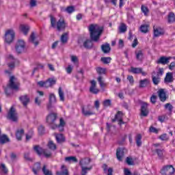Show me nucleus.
<instances>
[{
	"mask_svg": "<svg viewBox=\"0 0 175 175\" xmlns=\"http://www.w3.org/2000/svg\"><path fill=\"white\" fill-rule=\"evenodd\" d=\"M89 31L90 33V38L93 42H98L102 32H103V27L98 25L92 24L89 26Z\"/></svg>",
	"mask_w": 175,
	"mask_h": 175,
	"instance_id": "1",
	"label": "nucleus"
},
{
	"mask_svg": "<svg viewBox=\"0 0 175 175\" xmlns=\"http://www.w3.org/2000/svg\"><path fill=\"white\" fill-rule=\"evenodd\" d=\"M51 25L52 28H57V31H64L66 28V23L62 18H60L57 22L55 18L51 16Z\"/></svg>",
	"mask_w": 175,
	"mask_h": 175,
	"instance_id": "2",
	"label": "nucleus"
},
{
	"mask_svg": "<svg viewBox=\"0 0 175 175\" xmlns=\"http://www.w3.org/2000/svg\"><path fill=\"white\" fill-rule=\"evenodd\" d=\"M15 36L16 33L14 32V30L12 29L6 30L4 36V40L5 43H8V44L13 43Z\"/></svg>",
	"mask_w": 175,
	"mask_h": 175,
	"instance_id": "3",
	"label": "nucleus"
},
{
	"mask_svg": "<svg viewBox=\"0 0 175 175\" xmlns=\"http://www.w3.org/2000/svg\"><path fill=\"white\" fill-rule=\"evenodd\" d=\"M91 162V159L90 158H85L81 159L79 161V165L82 167V175L87 174V170H91L92 169V167H88V165H90V163Z\"/></svg>",
	"mask_w": 175,
	"mask_h": 175,
	"instance_id": "4",
	"label": "nucleus"
},
{
	"mask_svg": "<svg viewBox=\"0 0 175 175\" xmlns=\"http://www.w3.org/2000/svg\"><path fill=\"white\" fill-rule=\"evenodd\" d=\"M163 75V68H159L158 72L152 73V80L154 85H158L161 81V77Z\"/></svg>",
	"mask_w": 175,
	"mask_h": 175,
	"instance_id": "5",
	"label": "nucleus"
},
{
	"mask_svg": "<svg viewBox=\"0 0 175 175\" xmlns=\"http://www.w3.org/2000/svg\"><path fill=\"white\" fill-rule=\"evenodd\" d=\"M33 150L37 152L38 155H43L45 158H50L51 157V152L47 149H43L38 145L33 146Z\"/></svg>",
	"mask_w": 175,
	"mask_h": 175,
	"instance_id": "6",
	"label": "nucleus"
},
{
	"mask_svg": "<svg viewBox=\"0 0 175 175\" xmlns=\"http://www.w3.org/2000/svg\"><path fill=\"white\" fill-rule=\"evenodd\" d=\"M7 118L13 122H17V121H18V114L16 111L14 107H12L10 108L7 115Z\"/></svg>",
	"mask_w": 175,
	"mask_h": 175,
	"instance_id": "7",
	"label": "nucleus"
},
{
	"mask_svg": "<svg viewBox=\"0 0 175 175\" xmlns=\"http://www.w3.org/2000/svg\"><path fill=\"white\" fill-rule=\"evenodd\" d=\"M8 87L11 90H14L15 91L18 90V87H20V83L17 78L14 77V76H11L10 77V83L8 84Z\"/></svg>",
	"mask_w": 175,
	"mask_h": 175,
	"instance_id": "8",
	"label": "nucleus"
},
{
	"mask_svg": "<svg viewBox=\"0 0 175 175\" xmlns=\"http://www.w3.org/2000/svg\"><path fill=\"white\" fill-rule=\"evenodd\" d=\"M57 83V80L54 78H49L47 81H39L38 82V85L40 87H44V88H49V87H53V85H55Z\"/></svg>",
	"mask_w": 175,
	"mask_h": 175,
	"instance_id": "9",
	"label": "nucleus"
},
{
	"mask_svg": "<svg viewBox=\"0 0 175 175\" xmlns=\"http://www.w3.org/2000/svg\"><path fill=\"white\" fill-rule=\"evenodd\" d=\"M15 50L18 54L25 51V42L23 40H18L15 45Z\"/></svg>",
	"mask_w": 175,
	"mask_h": 175,
	"instance_id": "10",
	"label": "nucleus"
},
{
	"mask_svg": "<svg viewBox=\"0 0 175 175\" xmlns=\"http://www.w3.org/2000/svg\"><path fill=\"white\" fill-rule=\"evenodd\" d=\"M174 167L173 165H167L165 167H163V168L161 170V174L163 175H173L174 174Z\"/></svg>",
	"mask_w": 175,
	"mask_h": 175,
	"instance_id": "11",
	"label": "nucleus"
},
{
	"mask_svg": "<svg viewBox=\"0 0 175 175\" xmlns=\"http://www.w3.org/2000/svg\"><path fill=\"white\" fill-rule=\"evenodd\" d=\"M141 116L142 117L148 116V104L147 103H142L141 104Z\"/></svg>",
	"mask_w": 175,
	"mask_h": 175,
	"instance_id": "12",
	"label": "nucleus"
},
{
	"mask_svg": "<svg viewBox=\"0 0 175 175\" xmlns=\"http://www.w3.org/2000/svg\"><path fill=\"white\" fill-rule=\"evenodd\" d=\"M57 120V113H50L46 116V122L49 124V125H53L54 122H55Z\"/></svg>",
	"mask_w": 175,
	"mask_h": 175,
	"instance_id": "13",
	"label": "nucleus"
},
{
	"mask_svg": "<svg viewBox=\"0 0 175 175\" xmlns=\"http://www.w3.org/2000/svg\"><path fill=\"white\" fill-rule=\"evenodd\" d=\"M122 111H118V113L115 116V118L112 120V122H116V121H118L119 125H122L124 124V122L122 121Z\"/></svg>",
	"mask_w": 175,
	"mask_h": 175,
	"instance_id": "14",
	"label": "nucleus"
},
{
	"mask_svg": "<svg viewBox=\"0 0 175 175\" xmlns=\"http://www.w3.org/2000/svg\"><path fill=\"white\" fill-rule=\"evenodd\" d=\"M29 43H31L36 47L39 44V40H38V38H36V34H35L34 32L31 33L30 35V37L29 38Z\"/></svg>",
	"mask_w": 175,
	"mask_h": 175,
	"instance_id": "15",
	"label": "nucleus"
},
{
	"mask_svg": "<svg viewBox=\"0 0 175 175\" xmlns=\"http://www.w3.org/2000/svg\"><path fill=\"white\" fill-rule=\"evenodd\" d=\"M154 29V36L155 38H158V36H161L165 33V31L161 27H153Z\"/></svg>",
	"mask_w": 175,
	"mask_h": 175,
	"instance_id": "16",
	"label": "nucleus"
},
{
	"mask_svg": "<svg viewBox=\"0 0 175 175\" xmlns=\"http://www.w3.org/2000/svg\"><path fill=\"white\" fill-rule=\"evenodd\" d=\"M64 126H65V121H64L63 119L61 118L59 124V125L55 124L53 126H51V129H57V128H58L59 131L60 132H62V131H64Z\"/></svg>",
	"mask_w": 175,
	"mask_h": 175,
	"instance_id": "17",
	"label": "nucleus"
},
{
	"mask_svg": "<svg viewBox=\"0 0 175 175\" xmlns=\"http://www.w3.org/2000/svg\"><path fill=\"white\" fill-rule=\"evenodd\" d=\"M172 57H161L159 58V59L157 61V64H161L162 65H166L167 64H169V61L172 59Z\"/></svg>",
	"mask_w": 175,
	"mask_h": 175,
	"instance_id": "18",
	"label": "nucleus"
},
{
	"mask_svg": "<svg viewBox=\"0 0 175 175\" xmlns=\"http://www.w3.org/2000/svg\"><path fill=\"white\" fill-rule=\"evenodd\" d=\"M90 92H92V94H98V92H99V90L96 88V81H91V87L90 88Z\"/></svg>",
	"mask_w": 175,
	"mask_h": 175,
	"instance_id": "19",
	"label": "nucleus"
},
{
	"mask_svg": "<svg viewBox=\"0 0 175 175\" xmlns=\"http://www.w3.org/2000/svg\"><path fill=\"white\" fill-rule=\"evenodd\" d=\"M82 114L85 117H88L90 116H94L95 113L89 109L88 107H82Z\"/></svg>",
	"mask_w": 175,
	"mask_h": 175,
	"instance_id": "20",
	"label": "nucleus"
},
{
	"mask_svg": "<svg viewBox=\"0 0 175 175\" xmlns=\"http://www.w3.org/2000/svg\"><path fill=\"white\" fill-rule=\"evenodd\" d=\"M124 157V149L119 148L116 150V157L118 161H122Z\"/></svg>",
	"mask_w": 175,
	"mask_h": 175,
	"instance_id": "21",
	"label": "nucleus"
},
{
	"mask_svg": "<svg viewBox=\"0 0 175 175\" xmlns=\"http://www.w3.org/2000/svg\"><path fill=\"white\" fill-rule=\"evenodd\" d=\"M159 98L161 102L166 100V93L163 89H161L158 91Z\"/></svg>",
	"mask_w": 175,
	"mask_h": 175,
	"instance_id": "22",
	"label": "nucleus"
},
{
	"mask_svg": "<svg viewBox=\"0 0 175 175\" xmlns=\"http://www.w3.org/2000/svg\"><path fill=\"white\" fill-rule=\"evenodd\" d=\"M135 57L137 61H143L144 59V53H143V51L142 50L136 51Z\"/></svg>",
	"mask_w": 175,
	"mask_h": 175,
	"instance_id": "23",
	"label": "nucleus"
},
{
	"mask_svg": "<svg viewBox=\"0 0 175 175\" xmlns=\"http://www.w3.org/2000/svg\"><path fill=\"white\" fill-rule=\"evenodd\" d=\"M57 175H69V172L68 171V168L64 165H62L61 171L56 172Z\"/></svg>",
	"mask_w": 175,
	"mask_h": 175,
	"instance_id": "24",
	"label": "nucleus"
},
{
	"mask_svg": "<svg viewBox=\"0 0 175 175\" xmlns=\"http://www.w3.org/2000/svg\"><path fill=\"white\" fill-rule=\"evenodd\" d=\"M20 100L23 103V106H27L29 103V97L25 95L20 97Z\"/></svg>",
	"mask_w": 175,
	"mask_h": 175,
	"instance_id": "25",
	"label": "nucleus"
},
{
	"mask_svg": "<svg viewBox=\"0 0 175 175\" xmlns=\"http://www.w3.org/2000/svg\"><path fill=\"white\" fill-rule=\"evenodd\" d=\"M20 29L24 33V35H27L28 32H29V25H21Z\"/></svg>",
	"mask_w": 175,
	"mask_h": 175,
	"instance_id": "26",
	"label": "nucleus"
},
{
	"mask_svg": "<svg viewBox=\"0 0 175 175\" xmlns=\"http://www.w3.org/2000/svg\"><path fill=\"white\" fill-rule=\"evenodd\" d=\"M150 84V79H144L143 80L139 81V88H144L147 87Z\"/></svg>",
	"mask_w": 175,
	"mask_h": 175,
	"instance_id": "27",
	"label": "nucleus"
},
{
	"mask_svg": "<svg viewBox=\"0 0 175 175\" xmlns=\"http://www.w3.org/2000/svg\"><path fill=\"white\" fill-rule=\"evenodd\" d=\"M101 49L105 53V54H107V53H110V44H105L101 46Z\"/></svg>",
	"mask_w": 175,
	"mask_h": 175,
	"instance_id": "28",
	"label": "nucleus"
},
{
	"mask_svg": "<svg viewBox=\"0 0 175 175\" xmlns=\"http://www.w3.org/2000/svg\"><path fill=\"white\" fill-rule=\"evenodd\" d=\"M93 45L94 44L92 43V40H86L83 42V46L85 47V49H92Z\"/></svg>",
	"mask_w": 175,
	"mask_h": 175,
	"instance_id": "29",
	"label": "nucleus"
},
{
	"mask_svg": "<svg viewBox=\"0 0 175 175\" xmlns=\"http://www.w3.org/2000/svg\"><path fill=\"white\" fill-rule=\"evenodd\" d=\"M55 136L57 143H62L65 142V137L62 134H55Z\"/></svg>",
	"mask_w": 175,
	"mask_h": 175,
	"instance_id": "30",
	"label": "nucleus"
},
{
	"mask_svg": "<svg viewBox=\"0 0 175 175\" xmlns=\"http://www.w3.org/2000/svg\"><path fill=\"white\" fill-rule=\"evenodd\" d=\"M165 83H172L173 81V74L172 72H167L165 78Z\"/></svg>",
	"mask_w": 175,
	"mask_h": 175,
	"instance_id": "31",
	"label": "nucleus"
},
{
	"mask_svg": "<svg viewBox=\"0 0 175 175\" xmlns=\"http://www.w3.org/2000/svg\"><path fill=\"white\" fill-rule=\"evenodd\" d=\"M23 135H24V129H21L17 130L16 134L17 140H21V138L23 137Z\"/></svg>",
	"mask_w": 175,
	"mask_h": 175,
	"instance_id": "32",
	"label": "nucleus"
},
{
	"mask_svg": "<svg viewBox=\"0 0 175 175\" xmlns=\"http://www.w3.org/2000/svg\"><path fill=\"white\" fill-rule=\"evenodd\" d=\"M65 161L66 162H68V163H72L73 162H77V159L76 157L71 156L66 157Z\"/></svg>",
	"mask_w": 175,
	"mask_h": 175,
	"instance_id": "33",
	"label": "nucleus"
},
{
	"mask_svg": "<svg viewBox=\"0 0 175 175\" xmlns=\"http://www.w3.org/2000/svg\"><path fill=\"white\" fill-rule=\"evenodd\" d=\"M129 72H131V73H134L135 75H137L140 73V72H142V68L131 67V70H129Z\"/></svg>",
	"mask_w": 175,
	"mask_h": 175,
	"instance_id": "34",
	"label": "nucleus"
},
{
	"mask_svg": "<svg viewBox=\"0 0 175 175\" xmlns=\"http://www.w3.org/2000/svg\"><path fill=\"white\" fill-rule=\"evenodd\" d=\"M8 142H9V138L8 137V135H2L0 137V143L1 144H5V143H8Z\"/></svg>",
	"mask_w": 175,
	"mask_h": 175,
	"instance_id": "35",
	"label": "nucleus"
},
{
	"mask_svg": "<svg viewBox=\"0 0 175 175\" xmlns=\"http://www.w3.org/2000/svg\"><path fill=\"white\" fill-rule=\"evenodd\" d=\"M135 142L137 147H140L142 146V135L137 134L135 137Z\"/></svg>",
	"mask_w": 175,
	"mask_h": 175,
	"instance_id": "36",
	"label": "nucleus"
},
{
	"mask_svg": "<svg viewBox=\"0 0 175 175\" xmlns=\"http://www.w3.org/2000/svg\"><path fill=\"white\" fill-rule=\"evenodd\" d=\"M155 152H157L159 158H163V152H165V149L163 148H157L155 150Z\"/></svg>",
	"mask_w": 175,
	"mask_h": 175,
	"instance_id": "37",
	"label": "nucleus"
},
{
	"mask_svg": "<svg viewBox=\"0 0 175 175\" xmlns=\"http://www.w3.org/2000/svg\"><path fill=\"white\" fill-rule=\"evenodd\" d=\"M60 40L63 44L68 42V33H64L62 35Z\"/></svg>",
	"mask_w": 175,
	"mask_h": 175,
	"instance_id": "38",
	"label": "nucleus"
},
{
	"mask_svg": "<svg viewBox=\"0 0 175 175\" xmlns=\"http://www.w3.org/2000/svg\"><path fill=\"white\" fill-rule=\"evenodd\" d=\"M175 22V14L173 12H170L168 14V23Z\"/></svg>",
	"mask_w": 175,
	"mask_h": 175,
	"instance_id": "39",
	"label": "nucleus"
},
{
	"mask_svg": "<svg viewBox=\"0 0 175 175\" xmlns=\"http://www.w3.org/2000/svg\"><path fill=\"white\" fill-rule=\"evenodd\" d=\"M39 170H40V163H36L33 168L34 174H38V172H39Z\"/></svg>",
	"mask_w": 175,
	"mask_h": 175,
	"instance_id": "40",
	"label": "nucleus"
},
{
	"mask_svg": "<svg viewBox=\"0 0 175 175\" xmlns=\"http://www.w3.org/2000/svg\"><path fill=\"white\" fill-rule=\"evenodd\" d=\"M42 170L44 175H53V172H51V171L47 169V166H46V165H44L42 167Z\"/></svg>",
	"mask_w": 175,
	"mask_h": 175,
	"instance_id": "41",
	"label": "nucleus"
},
{
	"mask_svg": "<svg viewBox=\"0 0 175 175\" xmlns=\"http://www.w3.org/2000/svg\"><path fill=\"white\" fill-rule=\"evenodd\" d=\"M96 70L98 75H106V68L97 67Z\"/></svg>",
	"mask_w": 175,
	"mask_h": 175,
	"instance_id": "42",
	"label": "nucleus"
},
{
	"mask_svg": "<svg viewBox=\"0 0 175 175\" xmlns=\"http://www.w3.org/2000/svg\"><path fill=\"white\" fill-rule=\"evenodd\" d=\"M140 31L143 33H147V32H148V25H141Z\"/></svg>",
	"mask_w": 175,
	"mask_h": 175,
	"instance_id": "43",
	"label": "nucleus"
},
{
	"mask_svg": "<svg viewBox=\"0 0 175 175\" xmlns=\"http://www.w3.org/2000/svg\"><path fill=\"white\" fill-rule=\"evenodd\" d=\"M48 147L50 148V150H53V151L54 150H57V146L55 144H54V142H53V141H49L48 143Z\"/></svg>",
	"mask_w": 175,
	"mask_h": 175,
	"instance_id": "44",
	"label": "nucleus"
},
{
	"mask_svg": "<svg viewBox=\"0 0 175 175\" xmlns=\"http://www.w3.org/2000/svg\"><path fill=\"white\" fill-rule=\"evenodd\" d=\"M99 84H100V87H101V88H103V87H106V83H104L103 82V77H102V76H99L97 79Z\"/></svg>",
	"mask_w": 175,
	"mask_h": 175,
	"instance_id": "45",
	"label": "nucleus"
},
{
	"mask_svg": "<svg viewBox=\"0 0 175 175\" xmlns=\"http://www.w3.org/2000/svg\"><path fill=\"white\" fill-rule=\"evenodd\" d=\"M64 12H66L67 13H68V14H72V13H73V12H75V7H73V6L67 7L64 10Z\"/></svg>",
	"mask_w": 175,
	"mask_h": 175,
	"instance_id": "46",
	"label": "nucleus"
},
{
	"mask_svg": "<svg viewBox=\"0 0 175 175\" xmlns=\"http://www.w3.org/2000/svg\"><path fill=\"white\" fill-rule=\"evenodd\" d=\"M55 102H56L55 95L54 94H50L49 103L51 105V103H55Z\"/></svg>",
	"mask_w": 175,
	"mask_h": 175,
	"instance_id": "47",
	"label": "nucleus"
},
{
	"mask_svg": "<svg viewBox=\"0 0 175 175\" xmlns=\"http://www.w3.org/2000/svg\"><path fill=\"white\" fill-rule=\"evenodd\" d=\"M59 96L60 98V100H62V102H64L65 100V97L64 96V92H62V88H59Z\"/></svg>",
	"mask_w": 175,
	"mask_h": 175,
	"instance_id": "48",
	"label": "nucleus"
},
{
	"mask_svg": "<svg viewBox=\"0 0 175 175\" xmlns=\"http://www.w3.org/2000/svg\"><path fill=\"white\" fill-rule=\"evenodd\" d=\"M119 29L122 33H124V32H126V25L124 23H122L119 27Z\"/></svg>",
	"mask_w": 175,
	"mask_h": 175,
	"instance_id": "49",
	"label": "nucleus"
},
{
	"mask_svg": "<svg viewBox=\"0 0 175 175\" xmlns=\"http://www.w3.org/2000/svg\"><path fill=\"white\" fill-rule=\"evenodd\" d=\"M101 61L103 64H110L111 62V57H102Z\"/></svg>",
	"mask_w": 175,
	"mask_h": 175,
	"instance_id": "50",
	"label": "nucleus"
},
{
	"mask_svg": "<svg viewBox=\"0 0 175 175\" xmlns=\"http://www.w3.org/2000/svg\"><path fill=\"white\" fill-rule=\"evenodd\" d=\"M167 120H168V118L166 115L159 116V121H160V122H164V121H167Z\"/></svg>",
	"mask_w": 175,
	"mask_h": 175,
	"instance_id": "51",
	"label": "nucleus"
},
{
	"mask_svg": "<svg viewBox=\"0 0 175 175\" xmlns=\"http://www.w3.org/2000/svg\"><path fill=\"white\" fill-rule=\"evenodd\" d=\"M0 169L3 172V173H4L5 174L8 173V168L6 167V165H5L4 163L1 164Z\"/></svg>",
	"mask_w": 175,
	"mask_h": 175,
	"instance_id": "52",
	"label": "nucleus"
},
{
	"mask_svg": "<svg viewBox=\"0 0 175 175\" xmlns=\"http://www.w3.org/2000/svg\"><path fill=\"white\" fill-rule=\"evenodd\" d=\"M159 139L163 142H167V140H169V137H167V134H163L159 136Z\"/></svg>",
	"mask_w": 175,
	"mask_h": 175,
	"instance_id": "53",
	"label": "nucleus"
},
{
	"mask_svg": "<svg viewBox=\"0 0 175 175\" xmlns=\"http://www.w3.org/2000/svg\"><path fill=\"white\" fill-rule=\"evenodd\" d=\"M111 105V100L107 99L103 101V106L105 107H108V106H110Z\"/></svg>",
	"mask_w": 175,
	"mask_h": 175,
	"instance_id": "54",
	"label": "nucleus"
},
{
	"mask_svg": "<svg viewBox=\"0 0 175 175\" xmlns=\"http://www.w3.org/2000/svg\"><path fill=\"white\" fill-rule=\"evenodd\" d=\"M10 159L12 162H14V161H17V155L14 153H12L10 154Z\"/></svg>",
	"mask_w": 175,
	"mask_h": 175,
	"instance_id": "55",
	"label": "nucleus"
},
{
	"mask_svg": "<svg viewBox=\"0 0 175 175\" xmlns=\"http://www.w3.org/2000/svg\"><path fill=\"white\" fill-rule=\"evenodd\" d=\"M165 109H166L167 110H169V111H172V110H173V106L171 105L170 103H167L165 105Z\"/></svg>",
	"mask_w": 175,
	"mask_h": 175,
	"instance_id": "56",
	"label": "nucleus"
},
{
	"mask_svg": "<svg viewBox=\"0 0 175 175\" xmlns=\"http://www.w3.org/2000/svg\"><path fill=\"white\" fill-rule=\"evenodd\" d=\"M141 10L145 15L148 13V8L144 5H142Z\"/></svg>",
	"mask_w": 175,
	"mask_h": 175,
	"instance_id": "57",
	"label": "nucleus"
},
{
	"mask_svg": "<svg viewBox=\"0 0 175 175\" xmlns=\"http://www.w3.org/2000/svg\"><path fill=\"white\" fill-rule=\"evenodd\" d=\"M126 162L127 164H129L130 165H134L133 159H132V158L127 157L126 159Z\"/></svg>",
	"mask_w": 175,
	"mask_h": 175,
	"instance_id": "58",
	"label": "nucleus"
},
{
	"mask_svg": "<svg viewBox=\"0 0 175 175\" xmlns=\"http://www.w3.org/2000/svg\"><path fill=\"white\" fill-rule=\"evenodd\" d=\"M150 102L152 103V105H155V103H157V96L152 95L150 97Z\"/></svg>",
	"mask_w": 175,
	"mask_h": 175,
	"instance_id": "59",
	"label": "nucleus"
},
{
	"mask_svg": "<svg viewBox=\"0 0 175 175\" xmlns=\"http://www.w3.org/2000/svg\"><path fill=\"white\" fill-rule=\"evenodd\" d=\"M38 133L40 135H43L44 133V127L43 126H40L38 127Z\"/></svg>",
	"mask_w": 175,
	"mask_h": 175,
	"instance_id": "60",
	"label": "nucleus"
},
{
	"mask_svg": "<svg viewBox=\"0 0 175 175\" xmlns=\"http://www.w3.org/2000/svg\"><path fill=\"white\" fill-rule=\"evenodd\" d=\"M127 80H129L130 84H133L135 83V80H133V76L128 75Z\"/></svg>",
	"mask_w": 175,
	"mask_h": 175,
	"instance_id": "61",
	"label": "nucleus"
},
{
	"mask_svg": "<svg viewBox=\"0 0 175 175\" xmlns=\"http://www.w3.org/2000/svg\"><path fill=\"white\" fill-rule=\"evenodd\" d=\"M66 70L68 75H70V73H72V70H73V67L72 66H68L66 68Z\"/></svg>",
	"mask_w": 175,
	"mask_h": 175,
	"instance_id": "62",
	"label": "nucleus"
},
{
	"mask_svg": "<svg viewBox=\"0 0 175 175\" xmlns=\"http://www.w3.org/2000/svg\"><path fill=\"white\" fill-rule=\"evenodd\" d=\"M149 132H151L152 133H158V129L154 126H150Z\"/></svg>",
	"mask_w": 175,
	"mask_h": 175,
	"instance_id": "63",
	"label": "nucleus"
},
{
	"mask_svg": "<svg viewBox=\"0 0 175 175\" xmlns=\"http://www.w3.org/2000/svg\"><path fill=\"white\" fill-rule=\"evenodd\" d=\"M124 175H132V172H131V171L129 169L125 168L124 170Z\"/></svg>",
	"mask_w": 175,
	"mask_h": 175,
	"instance_id": "64",
	"label": "nucleus"
}]
</instances>
